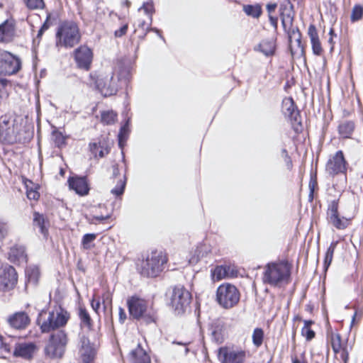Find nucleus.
I'll use <instances>...</instances> for the list:
<instances>
[{"label":"nucleus","instance_id":"aec40b11","mask_svg":"<svg viewBox=\"0 0 363 363\" xmlns=\"http://www.w3.org/2000/svg\"><path fill=\"white\" fill-rule=\"evenodd\" d=\"M7 322L13 328L23 330L30 325V319L26 312L19 311L9 315Z\"/></svg>","mask_w":363,"mask_h":363},{"label":"nucleus","instance_id":"69168bd1","mask_svg":"<svg viewBox=\"0 0 363 363\" xmlns=\"http://www.w3.org/2000/svg\"><path fill=\"white\" fill-rule=\"evenodd\" d=\"M151 25H147V27H146V30L147 31H153L155 33H156L157 34V35L162 38L163 40H164V38H163V36L161 35V32L159 29H157V28H151L150 27Z\"/></svg>","mask_w":363,"mask_h":363},{"label":"nucleus","instance_id":"58836bf2","mask_svg":"<svg viewBox=\"0 0 363 363\" xmlns=\"http://www.w3.org/2000/svg\"><path fill=\"white\" fill-rule=\"evenodd\" d=\"M243 11L247 16L258 18L262 13L261 7L258 5H245Z\"/></svg>","mask_w":363,"mask_h":363},{"label":"nucleus","instance_id":"5fc2aeb1","mask_svg":"<svg viewBox=\"0 0 363 363\" xmlns=\"http://www.w3.org/2000/svg\"><path fill=\"white\" fill-rule=\"evenodd\" d=\"M330 342L331 346H341L342 345V339L341 335L339 333H333L330 334Z\"/></svg>","mask_w":363,"mask_h":363},{"label":"nucleus","instance_id":"1a4fd4ad","mask_svg":"<svg viewBox=\"0 0 363 363\" xmlns=\"http://www.w3.org/2000/svg\"><path fill=\"white\" fill-rule=\"evenodd\" d=\"M191 301L190 292L183 286H176L173 288L169 305L175 313L180 315L184 313Z\"/></svg>","mask_w":363,"mask_h":363},{"label":"nucleus","instance_id":"9b49d317","mask_svg":"<svg viewBox=\"0 0 363 363\" xmlns=\"http://www.w3.org/2000/svg\"><path fill=\"white\" fill-rule=\"evenodd\" d=\"M281 23L284 31L287 33L289 43L293 40L297 43L298 47L301 44V34L298 27H293L294 14L292 11V5L289 8L285 6L281 8Z\"/></svg>","mask_w":363,"mask_h":363},{"label":"nucleus","instance_id":"603ef678","mask_svg":"<svg viewBox=\"0 0 363 363\" xmlns=\"http://www.w3.org/2000/svg\"><path fill=\"white\" fill-rule=\"evenodd\" d=\"M9 225L6 222L0 220V240H3L9 233Z\"/></svg>","mask_w":363,"mask_h":363},{"label":"nucleus","instance_id":"ddd939ff","mask_svg":"<svg viewBox=\"0 0 363 363\" xmlns=\"http://www.w3.org/2000/svg\"><path fill=\"white\" fill-rule=\"evenodd\" d=\"M21 69L20 60L4 50H0V74L11 75Z\"/></svg>","mask_w":363,"mask_h":363},{"label":"nucleus","instance_id":"a211bd4d","mask_svg":"<svg viewBox=\"0 0 363 363\" xmlns=\"http://www.w3.org/2000/svg\"><path fill=\"white\" fill-rule=\"evenodd\" d=\"M79 353L82 363H93L95 350L91 345L89 340L84 334H79Z\"/></svg>","mask_w":363,"mask_h":363},{"label":"nucleus","instance_id":"a18cd8bd","mask_svg":"<svg viewBox=\"0 0 363 363\" xmlns=\"http://www.w3.org/2000/svg\"><path fill=\"white\" fill-rule=\"evenodd\" d=\"M101 298V302L103 305L104 310H106L108 306H111L112 303V295L109 291H105Z\"/></svg>","mask_w":363,"mask_h":363},{"label":"nucleus","instance_id":"09e8293b","mask_svg":"<svg viewBox=\"0 0 363 363\" xmlns=\"http://www.w3.org/2000/svg\"><path fill=\"white\" fill-rule=\"evenodd\" d=\"M308 187H309V190H310L309 195H308V201L310 202H311V201H313V198H314L315 189V188L318 187V182H317L316 178L311 179V180L309 182Z\"/></svg>","mask_w":363,"mask_h":363},{"label":"nucleus","instance_id":"7c9ffc66","mask_svg":"<svg viewBox=\"0 0 363 363\" xmlns=\"http://www.w3.org/2000/svg\"><path fill=\"white\" fill-rule=\"evenodd\" d=\"M276 45L274 40H264L258 45L257 50L265 56H272L275 52Z\"/></svg>","mask_w":363,"mask_h":363},{"label":"nucleus","instance_id":"0eeeda50","mask_svg":"<svg viewBox=\"0 0 363 363\" xmlns=\"http://www.w3.org/2000/svg\"><path fill=\"white\" fill-rule=\"evenodd\" d=\"M68 342V334L65 330L60 329L52 332L45 346V355L52 359L62 358Z\"/></svg>","mask_w":363,"mask_h":363},{"label":"nucleus","instance_id":"f03ea898","mask_svg":"<svg viewBox=\"0 0 363 363\" xmlns=\"http://www.w3.org/2000/svg\"><path fill=\"white\" fill-rule=\"evenodd\" d=\"M69 318V313L59 306L52 311L42 310L38 314L36 323L43 333H48L65 326Z\"/></svg>","mask_w":363,"mask_h":363},{"label":"nucleus","instance_id":"20e7f679","mask_svg":"<svg viewBox=\"0 0 363 363\" xmlns=\"http://www.w3.org/2000/svg\"><path fill=\"white\" fill-rule=\"evenodd\" d=\"M81 40V34L77 24L72 21L62 22L56 32V46L72 48Z\"/></svg>","mask_w":363,"mask_h":363},{"label":"nucleus","instance_id":"f704fd0d","mask_svg":"<svg viewBox=\"0 0 363 363\" xmlns=\"http://www.w3.org/2000/svg\"><path fill=\"white\" fill-rule=\"evenodd\" d=\"M126 185V176L124 174L119 178L116 186L111 189V192L116 196H120L123 194L125 187Z\"/></svg>","mask_w":363,"mask_h":363},{"label":"nucleus","instance_id":"13d9d810","mask_svg":"<svg viewBox=\"0 0 363 363\" xmlns=\"http://www.w3.org/2000/svg\"><path fill=\"white\" fill-rule=\"evenodd\" d=\"M26 194L28 199L30 200H38L40 196L39 193L37 191L33 190L32 189H28L27 188Z\"/></svg>","mask_w":363,"mask_h":363},{"label":"nucleus","instance_id":"dca6fc26","mask_svg":"<svg viewBox=\"0 0 363 363\" xmlns=\"http://www.w3.org/2000/svg\"><path fill=\"white\" fill-rule=\"evenodd\" d=\"M73 56L77 67L79 69L89 71L93 61V52L86 45H80L73 52Z\"/></svg>","mask_w":363,"mask_h":363},{"label":"nucleus","instance_id":"3c124183","mask_svg":"<svg viewBox=\"0 0 363 363\" xmlns=\"http://www.w3.org/2000/svg\"><path fill=\"white\" fill-rule=\"evenodd\" d=\"M281 157H283L284 162H285V164H286V166L287 167V169H291L292 168V160L291 159V157L289 156V153H288V151L286 150V148H283L281 150Z\"/></svg>","mask_w":363,"mask_h":363},{"label":"nucleus","instance_id":"ea45409f","mask_svg":"<svg viewBox=\"0 0 363 363\" xmlns=\"http://www.w3.org/2000/svg\"><path fill=\"white\" fill-rule=\"evenodd\" d=\"M26 274L28 277V281L35 284L38 281L39 277V269L37 267H29L26 269Z\"/></svg>","mask_w":363,"mask_h":363},{"label":"nucleus","instance_id":"49530a36","mask_svg":"<svg viewBox=\"0 0 363 363\" xmlns=\"http://www.w3.org/2000/svg\"><path fill=\"white\" fill-rule=\"evenodd\" d=\"M338 199H334L330 203L328 208V218L338 214Z\"/></svg>","mask_w":363,"mask_h":363},{"label":"nucleus","instance_id":"9d476101","mask_svg":"<svg viewBox=\"0 0 363 363\" xmlns=\"http://www.w3.org/2000/svg\"><path fill=\"white\" fill-rule=\"evenodd\" d=\"M216 299L223 308H230L238 303L240 293L234 285L223 284L217 289Z\"/></svg>","mask_w":363,"mask_h":363},{"label":"nucleus","instance_id":"f8f14e48","mask_svg":"<svg viewBox=\"0 0 363 363\" xmlns=\"http://www.w3.org/2000/svg\"><path fill=\"white\" fill-rule=\"evenodd\" d=\"M282 113L287 118L296 132L302 130L301 118L299 111L291 97L285 98L282 101Z\"/></svg>","mask_w":363,"mask_h":363},{"label":"nucleus","instance_id":"f3484780","mask_svg":"<svg viewBox=\"0 0 363 363\" xmlns=\"http://www.w3.org/2000/svg\"><path fill=\"white\" fill-rule=\"evenodd\" d=\"M347 170V162L342 150H338L327 162L325 171L331 176L344 174Z\"/></svg>","mask_w":363,"mask_h":363},{"label":"nucleus","instance_id":"423d86ee","mask_svg":"<svg viewBox=\"0 0 363 363\" xmlns=\"http://www.w3.org/2000/svg\"><path fill=\"white\" fill-rule=\"evenodd\" d=\"M167 261L162 252L152 251L138 264V271L143 277H157L163 271Z\"/></svg>","mask_w":363,"mask_h":363},{"label":"nucleus","instance_id":"f257e3e1","mask_svg":"<svg viewBox=\"0 0 363 363\" xmlns=\"http://www.w3.org/2000/svg\"><path fill=\"white\" fill-rule=\"evenodd\" d=\"M291 267L286 261L268 263L262 276V281L273 287L281 288L290 281Z\"/></svg>","mask_w":363,"mask_h":363},{"label":"nucleus","instance_id":"a878e982","mask_svg":"<svg viewBox=\"0 0 363 363\" xmlns=\"http://www.w3.org/2000/svg\"><path fill=\"white\" fill-rule=\"evenodd\" d=\"M211 275L214 281H220L223 279L233 276V270L230 266L220 265L211 270Z\"/></svg>","mask_w":363,"mask_h":363},{"label":"nucleus","instance_id":"bf43d9fd","mask_svg":"<svg viewBox=\"0 0 363 363\" xmlns=\"http://www.w3.org/2000/svg\"><path fill=\"white\" fill-rule=\"evenodd\" d=\"M110 218L109 215L104 216H93L89 219V223L91 224H96L97 222H103Z\"/></svg>","mask_w":363,"mask_h":363},{"label":"nucleus","instance_id":"052dcab7","mask_svg":"<svg viewBox=\"0 0 363 363\" xmlns=\"http://www.w3.org/2000/svg\"><path fill=\"white\" fill-rule=\"evenodd\" d=\"M128 24H124L119 29L116 30L114 33V35L116 38H121L124 35L128 30Z\"/></svg>","mask_w":363,"mask_h":363},{"label":"nucleus","instance_id":"5701e85b","mask_svg":"<svg viewBox=\"0 0 363 363\" xmlns=\"http://www.w3.org/2000/svg\"><path fill=\"white\" fill-rule=\"evenodd\" d=\"M308 34L311 39L313 52L315 55H321L323 49L320 42L316 28L314 25L311 24L308 27Z\"/></svg>","mask_w":363,"mask_h":363},{"label":"nucleus","instance_id":"6e6d98bb","mask_svg":"<svg viewBox=\"0 0 363 363\" xmlns=\"http://www.w3.org/2000/svg\"><path fill=\"white\" fill-rule=\"evenodd\" d=\"M101 302L100 298H96L95 296H94L92 298V299L91 300V308L95 311V313L98 315L99 313V309L101 308Z\"/></svg>","mask_w":363,"mask_h":363},{"label":"nucleus","instance_id":"de8ad7c7","mask_svg":"<svg viewBox=\"0 0 363 363\" xmlns=\"http://www.w3.org/2000/svg\"><path fill=\"white\" fill-rule=\"evenodd\" d=\"M363 14V8L359 5H356L354 6L352 14H351V20L352 21H359Z\"/></svg>","mask_w":363,"mask_h":363},{"label":"nucleus","instance_id":"473e14b6","mask_svg":"<svg viewBox=\"0 0 363 363\" xmlns=\"http://www.w3.org/2000/svg\"><path fill=\"white\" fill-rule=\"evenodd\" d=\"M337 244L338 241H333L326 251L323 263V267L325 271L328 269L332 262L333 254Z\"/></svg>","mask_w":363,"mask_h":363},{"label":"nucleus","instance_id":"774afa93","mask_svg":"<svg viewBox=\"0 0 363 363\" xmlns=\"http://www.w3.org/2000/svg\"><path fill=\"white\" fill-rule=\"evenodd\" d=\"M332 349L335 354H340L341 353V349L343 348V347L341 346H331Z\"/></svg>","mask_w":363,"mask_h":363},{"label":"nucleus","instance_id":"c756f323","mask_svg":"<svg viewBox=\"0 0 363 363\" xmlns=\"http://www.w3.org/2000/svg\"><path fill=\"white\" fill-rule=\"evenodd\" d=\"M211 335L213 341L221 343L223 340V324L220 320H216L211 324Z\"/></svg>","mask_w":363,"mask_h":363},{"label":"nucleus","instance_id":"412c9836","mask_svg":"<svg viewBox=\"0 0 363 363\" xmlns=\"http://www.w3.org/2000/svg\"><path fill=\"white\" fill-rule=\"evenodd\" d=\"M37 350L34 342H21L15 345L13 356L21 357L25 359H30L33 357Z\"/></svg>","mask_w":363,"mask_h":363},{"label":"nucleus","instance_id":"b1692460","mask_svg":"<svg viewBox=\"0 0 363 363\" xmlns=\"http://www.w3.org/2000/svg\"><path fill=\"white\" fill-rule=\"evenodd\" d=\"M131 363H150V358L140 344L130 353Z\"/></svg>","mask_w":363,"mask_h":363},{"label":"nucleus","instance_id":"2eb2a0df","mask_svg":"<svg viewBox=\"0 0 363 363\" xmlns=\"http://www.w3.org/2000/svg\"><path fill=\"white\" fill-rule=\"evenodd\" d=\"M18 281L16 269L11 265L0 267V291H8L13 289Z\"/></svg>","mask_w":363,"mask_h":363},{"label":"nucleus","instance_id":"6e6552de","mask_svg":"<svg viewBox=\"0 0 363 363\" xmlns=\"http://www.w3.org/2000/svg\"><path fill=\"white\" fill-rule=\"evenodd\" d=\"M89 77L94 84L96 89L105 97L116 94L118 91V83L113 77V73L110 74H90Z\"/></svg>","mask_w":363,"mask_h":363},{"label":"nucleus","instance_id":"c9c22d12","mask_svg":"<svg viewBox=\"0 0 363 363\" xmlns=\"http://www.w3.org/2000/svg\"><path fill=\"white\" fill-rule=\"evenodd\" d=\"M101 122L105 125L113 124L117 119V113L113 111H106L101 112Z\"/></svg>","mask_w":363,"mask_h":363},{"label":"nucleus","instance_id":"338daca9","mask_svg":"<svg viewBox=\"0 0 363 363\" xmlns=\"http://www.w3.org/2000/svg\"><path fill=\"white\" fill-rule=\"evenodd\" d=\"M119 175H120V172H119L118 165V164L113 165V176L114 177H117Z\"/></svg>","mask_w":363,"mask_h":363},{"label":"nucleus","instance_id":"cd10ccee","mask_svg":"<svg viewBox=\"0 0 363 363\" xmlns=\"http://www.w3.org/2000/svg\"><path fill=\"white\" fill-rule=\"evenodd\" d=\"M48 225L49 222L45 218L43 214L35 212L33 214V225L38 228L40 233L46 237L48 234Z\"/></svg>","mask_w":363,"mask_h":363},{"label":"nucleus","instance_id":"bb28decb","mask_svg":"<svg viewBox=\"0 0 363 363\" xmlns=\"http://www.w3.org/2000/svg\"><path fill=\"white\" fill-rule=\"evenodd\" d=\"M355 129V124L352 121H344L340 123L337 130L340 138H351Z\"/></svg>","mask_w":363,"mask_h":363},{"label":"nucleus","instance_id":"864d4df0","mask_svg":"<svg viewBox=\"0 0 363 363\" xmlns=\"http://www.w3.org/2000/svg\"><path fill=\"white\" fill-rule=\"evenodd\" d=\"M301 334L308 341L311 340L315 337V332L311 328L303 327Z\"/></svg>","mask_w":363,"mask_h":363},{"label":"nucleus","instance_id":"79ce46f5","mask_svg":"<svg viewBox=\"0 0 363 363\" xmlns=\"http://www.w3.org/2000/svg\"><path fill=\"white\" fill-rule=\"evenodd\" d=\"M26 6L31 10L42 9L45 7L43 0H24Z\"/></svg>","mask_w":363,"mask_h":363},{"label":"nucleus","instance_id":"8fccbe9b","mask_svg":"<svg viewBox=\"0 0 363 363\" xmlns=\"http://www.w3.org/2000/svg\"><path fill=\"white\" fill-rule=\"evenodd\" d=\"M202 246H197L195 251L194 255L191 257L189 258L188 260L189 264H194L198 262L200 257L203 256V255H201V249Z\"/></svg>","mask_w":363,"mask_h":363},{"label":"nucleus","instance_id":"4468645a","mask_svg":"<svg viewBox=\"0 0 363 363\" xmlns=\"http://www.w3.org/2000/svg\"><path fill=\"white\" fill-rule=\"evenodd\" d=\"M218 358L221 363H245L247 352L242 349L222 347L218 349Z\"/></svg>","mask_w":363,"mask_h":363},{"label":"nucleus","instance_id":"c03bdc74","mask_svg":"<svg viewBox=\"0 0 363 363\" xmlns=\"http://www.w3.org/2000/svg\"><path fill=\"white\" fill-rule=\"evenodd\" d=\"M118 81H121L123 79H124L125 82L128 81L130 75V68L123 67L121 62L118 63Z\"/></svg>","mask_w":363,"mask_h":363},{"label":"nucleus","instance_id":"4c0bfd02","mask_svg":"<svg viewBox=\"0 0 363 363\" xmlns=\"http://www.w3.org/2000/svg\"><path fill=\"white\" fill-rule=\"evenodd\" d=\"M252 343L256 347H259L263 342L264 331L260 328H256L252 335Z\"/></svg>","mask_w":363,"mask_h":363},{"label":"nucleus","instance_id":"680f3d73","mask_svg":"<svg viewBox=\"0 0 363 363\" xmlns=\"http://www.w3.org/2000/svg\"><path fill=\"white\" fill-rule=\"evenodd\" d=\"M50 18V15H48L47 16V18H46V21H45V23L43 24V26H41V28H40V30H38V35H37V37L38 38H40L43 35V33L48 29L49 28V25L48 24V21Z\"/></svg>","mask_w":363,"mask_h":363},{"label":"nucleus","instance_id":"4d7b16f0","mask_svg":"<svg viewBox=\"0 0 363 363\" xmlns=\"http://www.w3.org/2000/svg\"><path fill=\"white\" fill-rule=\"evenodd\" d=\"M340 358L342 360V363H348L349 352H348L347 346H344L343 348L341 349V353L340 354Z\"/></svg>","mask_w":363,"mask_h":363},{"label":"nucleus","instance_id":"2f4dec72","mask_svg":"<svg viewBox=\"0 0 363 363\" xmlns=\"http://www.w3.org/2000/svg\"><path fill=\"white\" fill-rule=\"evenodd\" d=\"M129 122H130V118H128L125 124L121 126V129H120V131H119V133H118V145L119 147L123 149L124 145H125V143L128 138V133H129V129H128V125H129Z\"/></svg>","mask_w":363,"mask_h":363},{"label":"nucleus","instance_id":"0e129e2a","mask_svg":"<svg viewBox=\"0 0 363 363\" xmlns=\"http://www.w3.org/2000/svg\"><path fill=\"white\" fill-rule=\"evenodd\" d=\"M89 148L90 151L92 154L95 155V156H97V152L99 150V145L96 143H92L89 144Z\"/></svg>","mask_w":363,"mask_h":363},{"label":"nucleus","instance_id":"e433bc0d","mask_svg":"<svg viewBox=\"0 0 363 363\" xmlns=\"http://www.w3.org/2000/svg\"><path fill=\"white\" fill-rule=\"evenodd\" d=\"M328 220L337 229H345L348 225V220L340 218L339 214L330 216Z\"/></svg>","mask_w":363,"mask_h":363},{"label":"nucleus","instance_id":"72a5a7b5","mask_svg":"<svg viewBox=\"0 0 363 363\" xmlns=\"http://www.w3.org/2000/svg\"><path fill=\"white\" fill-rule=\"evenodd\" d=\"M67 136L64 135L62 132L54 130L52 132V139L55 143V145L58 148H62L66 145V140Z\"/></svg>","mask_w":363,"mask_h":363},{"label":"nucleus","instance_id":"7ed1b4c3","mask_svg":"<svg viewBox=\"0 0 363 363\" xmlns=\"http://www.w3.org/2000/svg\"><path fill=\"white\" fill-rule=\"evenodd\" d=\"M32 133L26 130L21 123H13L10 125L9 121L4 120L0 123V140L8 143H26L32 138Z\"/></svg>","mask_w":363,"mask_h":363},{"label":"nucleus","instance_id":"39448f33","mask_svg":"<svg viewBox=\"0 0 363 363\" xmlns=\"http://www.w3.org/2000/svg\"><path fill=\"white\" fill-rule=\"evenodd\" d=\"M130 315L138 320H143L145 323H156L157 317L152 309L148 310V302L144 298L134 295L127 299Z\"/></svg>","mask_w":363,"mask_h":363},{"label":"nucleus","instance_id":"4be33fe9","mask_svg":"<svg viewBox=\"0 0 363 363\" xmlns=\"http://www.w3.org/2000/svg\"><path fill=\"white\" fill-rule=\"evenodd\" d=\"M8 259L11 262L16 264L26 262L27 255L26 254L25 247L18 245L11 247L8 253Z\"/></svg>","mask_w":363,"mask_h":363},{"label":"nucleus","instance_id":"c85d7f7f","mask_svg":"<svg viewBox=\"0 0 363 363\" xmlns=\"http://www.w3.org/2000/svg\"><path fill=\"white\" fill-rule=\"evenodd\" d=\"M77 315L80 321V327L82 328H86L89 330H91L93 328V320L86 308L80 306L78 308Z\"/></svg>","mask_w":363,"mask_h":363},{"label":"nucleus","instance_id":"393cba45","mask_svg":"<svg viewBox=\"0 0 363 363\" xmlns=\"http://www.w3.org/2000/svg\"><path fill=\"white\" fill-rule=\"evenodd\" d=\"M14 27L11 23L5 21L0 25V42H10L14 35Z\"/></svg>","mask_w":363,"mask_h":363},{"label":"nucleus","instance_id":"37998d69","mask_svg":"<svg viewBox=\"0 0 363 363\" xmlns=\"http://www.w3.org/2000/svg\"><path fill=\"white\" fill-rule=\"evenodd\" d=\"M96 235L94 233L85 234L82 240V245L84 249L89 250L91 247V243L96 239Z\"/></svg>","mask_w":363,"mask_h":363},{"label":"nucleus","instance_id":"6ab92c4d","mask_svg":"<svg viewBox=\"0 0 363 363\" xmlns=\"http://www.w3.org/2000/svg\"><path fill=\"white\" fill-rule=\"evenodd\" d=\"M69 186L79 196H86L89 191V184L86 177H70L67 181Z\"/></svg>","mask_w":363,"mask_h":363},{"label":"nucleus","instance_id":"a19ab883","mask_svg":"<svg viewBox=\"0 0 363 363\" xmlns=\"http://www.w3.org/2000/svg\"><path fill=\"white\" fill-rule=\"evenodd\" d=\"M139 10H143L144 12L149 16L150 25H151L152 22V14L155 12L153 2L152 1L144 2Z\"/></svg>","mask_w":363,"mask_h":363},{"label":"nucleus","instance_id":"e2e57ef3","mask_svg":"<svg viewBox=\"0 0 363 363\" xmlns=\"http://www.w3.org/2000/svg\"><path fill=\"white\" fill-rule=\"evenodd\" d=\"M119 321L121 323H123L127 318V315L125 310L120 307L118 309Z\"/></svg>","mask_w":363,"mask_h":363}]
</instances>
